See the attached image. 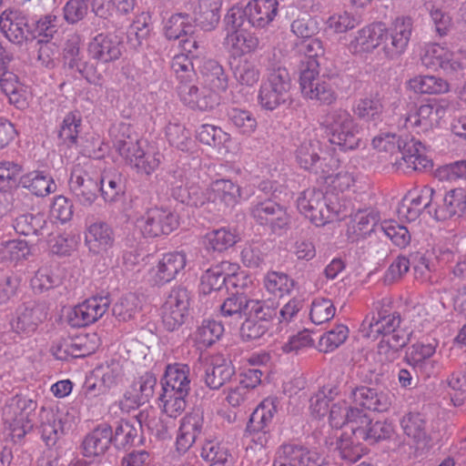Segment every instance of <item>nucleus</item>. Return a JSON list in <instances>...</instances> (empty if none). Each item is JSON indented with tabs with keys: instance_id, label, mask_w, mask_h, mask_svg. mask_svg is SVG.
Listing matches in <instances>:
<instances>
[{
	"instance_id": "1",
	"label": "nucleus",
	"mask_w": 466,
	"mask_h": 466,
	"mask_svg": "<svg viewBox=\"0 0 466 466\" xmlns=\"http://www.w3.org/2000/svg\"><path fill=\"white\" fill-rule=\"evenodd\" d=\"M372 145L380 152L389 153L390 163L398 167L425 171L432 167V161L423 154L421 142L413 137L401 138L388 133L374 137Z\"/></svg>"
},
{
	"instance_id": "2",
	"label": "nucleus",
	"mask_w": 466,
	"mask_h": 466,
	"mask_svg": "<svg viewBox=\"0 0 466 466\" xmlns=\"http://www.w3.org/2000/svg\"><path fill=\"white\" fill-rule=\"evenodd\" d=\"M189 373L187 364L174 363L166 368L159 400L165 413L171 419L180 415L187 407V398L191 390Z\"/></svg>"
},
{
	"instance_id": "3",
	"label": "nucleus",
	"mask_w": 466,
	"mask_h": 466,
	"mask_svg": "<svg viewBox=\"0 0 466 466\" xmlns=\"http://www.w3.org/2000/svg\"><path fill=\"white\" fill-rule=\"evenodd\" d=\"M297 202L299 211L318 227L348 216L346 208L337 201V198L326 195L320 189L304 190Z\"/></svg>"
},
{
	"instance_id": "4",
	"label": "nucleus",
	"mask_w": 466,
	"mask_h": 466,
	"mask_svg": "<svg viewBox=\"0 0 466 466\" xmlns=\"http://www.w3.org/2000/svg\"><path fill=\"white\" fill-rule=\"evenodd\" d=\"M320 125L326 130L329 142L340 150H353L360 146L358 125L347 109H330L323 116Z\"/></svg>"
},
{
	"instance_id": "5",
	"label": "nucleus",
	"mask_w": 466,
	"mask_h": 466,
	"mask_svg": "<svg viewBox=\"0 0 466 466\" xmlns=\"http://www.w3.org/2000/svg\"><path fill=\"white\" fill-rule=\"evenodd\" d=\"M36 410L37 402L25 395L17 394L7 401L3 416L15 442L21 441L32 431L37 416Z\"/></svg>"
},
{
	"instance_id": "6",
	"label": "nucleus",
	"mask_w": 466,
	"mask_h": 466,
	"mask_svg": "<svg viewBox=\"0 0 466 466\" xmlns=\"http://www.w3.org/2000/svg\"><path fill=\"white\" fill-rule=\"evenodd\" d=\"M312 68L300 72L299 86L303 96L309 99L329 106L338 99L336 87L342 80L338 74L319 76L317 65L311 63Z\"/></svg>"
},
{
	"instance_id": "7",
	"label": "nucleus",
	"mask_w": 466,
	"mask_h": 466,
	"mask_svg": "<svg viewBox=\"0 0 466 466\" xmlns=\"http://www.w3.org/2000/svg\"><path fill=\"white\" fill-rule=\"evenodd\" d=\"M278 309L273 302L258 300L252 302L249 311H246L245 320L240 327V337L244 341L260 339L269 329Z\"/></svg>"
},
{
	"instance_id": "8",
	"label": "nucleus",
	"mask_w": 466,
	"mask_h": 466,
	"mask_svg": "<svg viewBox=\"0 0 466 466\" xmlns=\"http://www.w3.org/2000/svg\"><path fill=\"white\" fill-rule=\"evenodd\" d=\"M324 452L294 442L282 443L276 451L273 466H327Z\"/></svg>"
},
{
	"instance_id": "9",
	"label": "nucleus",
	"mask_w": 466,
	"mask_h": 466,
	"mask_svg": "<svg viewBox=\"0 0 466 466\" xmlns=\"http://www.w3.org/2000/svg\"><path fill=\"white\" fill-rule=\"evenodd\" d=\"M190 292L187 288H173L162 307V324L167 331L178 329L188 316Z\"/></svg>"
},
{
	"instance_id": "10",
	"label": "nucleus",
	"mask_w": 466,
	"mask_h": 466,
	"mask_svg": "<svg viewBox=\"0 0 466 466\" xmlns=\"http://www.w3.org/2000/svg\"><path fill=\"white\" fill-rule=\"evenodd\" d=\"M320 142L316 139L304 140L296 151L299 166L315 174H329L339 167V158L331 156H320Z\"/></svg>"
},
{
	"instance_id": "11",
	"label": "nucleus",
	"mask_w": 466,
	"mask_h": 466,
	"mask_svg": "<svg viewBox=\"0 0 466 466\" xmlns=\"http://www.w3.org/2000/svg\"><path fill=\"white\" fill-rule=\"evenodd\" d=\"M250 216L260 226L268 227L274 234L281 235L289 228L290 218L284 207L268 198L250 208Z\"/></svg>"
},
{
	"instance_id": "12",
	"label": "nucleus",
	"mask_w": 466,
	"mask_h": 466,
	"mask_svg": "<svg viewBox=\"0 0 466 466\" xmlns=\"http://www.w3.org/2000/svg\"><path fill=\"white\" fill-rule=\"evenodd\" d=\"M0 31L12 44L23 46L33 40L29 16L24 11L7 8L0 15Z\"/></svg>"
},
{
	"instance_id": "13",
	"label": "nucleus",
	"mask_w": 466,
	"mask_h": 466,
	"mask_svg": "<svg viewBox=\"0 0 466 466\" xmlns=\"http://www.w3.org/2000/svg\"><path fill=\"white\" fill-rule=\"evenodd\" d=\"M345 394H348L353 404L365 410L385 412L391 406L392 396L389 391H378L364 385L347 382Z\"/></svg>"
},
{
	"instance_id": "14",
	"label": "nucleus",
	"mask_w": 466,
	"mask_h": 466,
	"mask_svg": "<svg viewBox=\"0 0 466 466\" xmlns=\"http://www.w3.org/2000/svg\"><path fill=\"white\" fill-rule=\"evenodd\" d=\"M15 314L16 318L12 323L14 331L31 336L47 319L48 308L44 301L30 299L18 306Z\"/></svg>"
},
{
	"instance_id": "15",
	"label": "nucleus",
	"mask_w": 466,
	"mask_h": 466,
	"mask_svg": "<svg viewBox=\"0 0 466 466\" xmlns=\"http://www.w3.org/2000/svg\"><path fill=\"white\" fill-rule=\"evenodd\" d=\"M279 401L278 398H267L254 410L248 422L247 431L253 433L252 441L265 447L268 441L269 425L278 411Z\"/></svg>"
},
{
	"instance_id": "16",
	"label": "nucleus",
	"mask_w": 466,
	"mask_h": 466,
	"mask_svg": "<svg viewBox=\"0 0 466 466\" xmlns=\"http://www.w3.org/2000/svg\"><path fill=\"white\" fill-rule=\"evenodd\" d=\"M143 235L147 238H157L168 235L178 227L177 216L167 208H153L138 219Z\"/></svg>"
},
{
	"instance_id": "17",
	"label": "nucleus",
	"mask_w": 466,
	"mask_h": 466,
	"mask_svg": "<svg viewBox=\"0 0 466 466\" xmlns=\"http://www.w3.org/2000/svg\"><path fill=\"white\" fill-rule=\"evenodd\" d=\"M412 32L410 16L397 17L387 29L383 38V51L390 59L399 58L406 50Z\"/></svg>"
},
{
	"instance_id": "18",
	"label": "nucleus",
	"mask_w": 466,
	"mask_h": 466,
	"mask_svg": "<svg viewBox=\"0 0 466 466\" xmlns=\"http://www.w3.org/2000/svg\"><path fill=\"white\" fill-rule=\"evenodd\" d=\"M412 32L410 16L397 17L387 29L383 38V51L390 59L399 58L406 50Z\"/></svg>"
},
{
	"instance_id": "19",
	"label": "nucleus",
	"mask_w": 466,
	"mask_h": 466,
	"mask_svg": "<svg viewBox=\"0 0 466 466\" xmlns=\"http://www.w3.org/2000/svg\"><path fill=\"white\" fill-rule=\"evenodd\" d=\"M420 61L422 66L430 70L442 69L448 74L466 66L465 60L460 59L454 53L438 44L427 45L421 54Z\"/></svg>"
},
{
	"instance_id": "20",
	"label": "nucleus",
	"mask_w": 466,
	"mask_h": 466,
	"mask_svg": "<svg viewBox=\"0 0 466 466\" xmlns=\"http://www.w3.org/2000/svg\"><path fill=\"white\" fill-rule=\"evenodd\" d=\"M436 198L437 192L429 186L410 191L399 208V214L410 221L416 220L424 210L432 215Z\"/></svg>"
},
{
	"instance_id": "21",
	"label": "nucleus",
	"mask_w": 466,
	"mask_h": 466,
	"mask_svg": "<svg viewBox=\"0 0 466 466\" xmlns=\"http://www.w3.org/2000/svg\"><path fill=\"white\" fill-rule=\"evenodd\" d=\"M69 189L79 204L90 207L100 194L98 177L92 176L80 167H75L71 172Z\"/></svg>"
},
{
	"instance_id": "22",
	"label": "nucleus",
	"mask_w": 466,
	"mask_h": 466,
	"mask_svg": "<svg viewBox=\"0 0 466 466\" xmlns=\"http://www.w3.org/2000/svg\"><path fill=\"white\" fill-rule=\"evenodd\" d=\"M466 212V192L462 188H455L444 195L437 193L433 208V218L438 221L456 219Z\"/></svg>"
},
{
	"instance_id": "23",
	"label": "nucleus",
	"mask_w": 466,
	"mask_h": 466,
	"mask_svg": "<svg viewBox=\"0 0 466 466\" xmlns=\"http://www.w3.org/2000/svg\"><path fill=\"white\" fill-rule=\"evenodd\" d=\"M177 91L181 101L192 109L208 111L218 105V94L205 86L200 88L198 81L177 85Z\"/></svg>"
},
{
	"instance_id": "24",
	"label": "nucleus",
	"mask_w": 466,
	"mask_h": 466,
	"mask_svg": "<svg viewBox=\"0 0 466 466\" xmlns=\"http://www.w3.org/2000/svg\"><path fill=\"white\" fill-rule=\"evenodd\" d=\"M123 48V43L116 35L98 34L89 43L88 54L97 63L107 64L118 60Z\"/></svg>"
},
{
	"instance_id": "25",
	"label": "nucleus",
	"mask_w": 466,
	"mask_h": 466,
	"mask_svg": "<svg viewBox=\"0 0 466 466\" xmlns=\"http://www.w3.org/2000/svg\"><path fill=\"white\" fill-rule=\"evenodd\" d=\"M400 324V313L394 312L386 315L385 312L379 311L365 318L360 326V332L363 337L374 340L380 335L385 338L389 333L399 328Z\"/></svg>"
},
{
	"instance_id": "26",
	"label": "nucleus",
	"mask_w": 466,
	"mask_h": 466,
	"mask_svg": "<svg viewBox=\"0 0 466 466\" xmlns=\"http://www.w3.org/2000/svg\"><path fill=\"white\" fill-rule=\"evenodd\" d=\"M108 6L106 0H68L63 7L64 18L75 25L87 15L89 8L96 16L106 18L110 15Z\"/></svg>"
},
{
	"instance_id": "27",
	"label": "nucleus",
	"mask_w": 466,
	"mask_h": 466,
	"mask_svg": "<svg viewBox=\"0 0 466 466\" xmlns=\"http://www.w3.org/2000/svg\"><path fill=\"white\" fill-rule=\"evenodd\" d=\"M113 429L107 423L98 424L82 441L85 457H98L106 452L112 444Z\"/></svg>"
},
{
	"instance_id": "28",
	"label": "nucleus",
	"mask_w": 466,
	"mask_h": 466,
	"mask_svg": "<svg viewBox=\"0 0 466 466\" xmlns=\"http://www.w3.org/2000/svg\"><path fill=\"white\" fill-rule=\"evenodd\" d=\"M404 434L409 437L418 448L430 447L432 437L429 432L425 415L420 412H409L400 420Z\"/></svg>"
},
{
	"instance_id": "29",
	"label": "nucleus",
	"mask_w": 466,
	"mask_h": 466,
	"mask_svg": "<svg viewBox=\"0 0 466 466\" xmlns=\"http://www.w3.org/2000/svg\"><path fill=\"white\" fill-rule=\"evenodd\" d=\"M114 242L113 229L106 222H95L86 231L85 243L89 251L95 255L106 252L113 247Z\"/></svg>"
},
{
	"instance_id": "30",
	"label": "nucleus",
	"mask_w": 466,
	"mask_h": 466,
	"mask_svg": "<svg viewBox=\"0 0 466 466\" xmlns=\"http://www.w3.org/2000/svg\"><path fill=\"white\" fill-rule=\"evenodd\" d=\"M228 267V262H222L207 269L201 276L200 291L207 295L212 291H218L223 287L229 290V286H236L239 276L227 275L224 269Z\"/></svg>"
},
{
	"instance_id": "31",
	"label": "nucleus",
	"mask_w": 466,
	"mask_h": 466,
	"mask_svg": "<svg viewBox=\"0 0 466 466\" xmlns=\"http://www.w3.org/2000/svg\"><path fill=\"white\" fill-rule=\"evenodd\" d=\"M236 375L234 365L230 361L215 359L205 366L202 380L212 390H218L230 382Z\"/></svg>"
},
{
	"instance_id": "32",
	"label": "nucleus",
	"mask_w": 466,
	"mask_h": 466,
	"mask_svg": "<svg viewBox=\"0 0 466 466\" xmlns=\"http://www.w3.org/2000/svg\"><path fill=\"white\" fill-rule=\"evenodd\" d=\"M204 419L199 412L187 414L181 420L176 446L179 453H185L196 441L203 430Z\"/></svg>"
},
{
	"instance_id": "33",
	"label": "nucleus",
	"mask_w": 466,
	"mask_h": 466,
	"mask_svg": "<svg viewBox=\"0 0 466 466\" xmlns=\"http://www.w3.org/2000/svg\"><path fill=\"white\" fill-rule=\"evenodd\" d=\"M15 232L19 235L40 238L49 235L48 220L43 213H25L18 216L13 222Z\"/></svg>"
},
{
	"instance_id": "34",
	"label": "nucleus",
	"mask_w": 466,
	"mask_h": 466,
	"mask_svg": "<svg viewBox=\"0 0 466 466\" xmlns=\"http://www.w3.org/2000/svg\"><path fill=\"white\" fill-rule=\"evenodd\" d=\"M187 257L183 252H170L163 255L157 265L155 282L163 285L170 282L185 268Z\"/></svg>"
},
{
	"instance_id": "35",
	"label": "nucleus",
	"mask_w": 466,
	"mask_h": 466,
	"mask_svg": "<svg viewBox=\"0 0 466 466\" xmlns=\"http://www.w3.org/2000/svg\"><path fill=\"white\" fill-rule=\"evenodd\" d=\"M278 7L277 0H250L246 5L250 26L266 27L277 15Z\"/></svg>"
},
{
	"instance_id": "36",
	"label": "nucleus",
	"mask_w": 466,
	"mask_h": 466,
	"mask_svg": "<svg viewBox=\"0 0 466 466\" xmlns=\"http://www.w3.org/2000/svg\"><path fill=\"white\" fill-rule=\"evenodd\" d=\"M352 110L361 121L377 126L382 121L384 106L379 94L375 93L357 100Z\"/></svg>"
},
{
	"instance_id": "37",
	"label": "nucleus",
	"mask_w": 466,
	"mask_h": 466,
	"mask_svg": "<svg viewBox=\"0 0 466 466\" xmlns=\"http://www.w3.org/2000/svg\"><path fill=\"white\" fill-rule=\"evenodd\" d=\"M385 32L386 27L381 23L365 26L350 41V48L355 53L371 52L382 43Z\"/></svg>"
},
{
	"instance_id": "38",
	"label": "nucleus",
	"mask_w": 466,
	"mask_h": 466,
	"mask_svg": "<svg viewBox=\"0 0 466 466\" xmlns=\"http://www.w3.org/2000/svg\"><path fill=\"white\" fill-rule=\"evenodd\" d=\"M203 85L215 94L225 92L228 86V76L217 60L207 59L199 68Z\"/></svg>"
},
{
	"instance_id": "39",
	"label": "nucleus",
	"mask_w": 466,
	"mask_h": 466,
	"mask_svg": "<svg viewBox=\"0 0 466 466\" xmlns=\"http://www.w3.org/2000/svg\"><path fill=\"white\" fill-rule=\"evenodd\" d=\"M19 185L36 197H46L56 190L51 175L42 170H33L20 176Z\"/></svg>"
},
{
	"instance_id": "40",
	"label": "nucleus",
	"mask_w": 466,
	"mask_h": 466,
	"mask_svg": "<svg viewBox=\"0 0 466 466\" xmlns=\"http://www.w3.org/2000/svg\"><path fill=\"white\" fill-rule=\"evenodd\" d=\"M439 118V107L432 105H421L414 112L409 113L405 116L404 127L406 128H416L417 133H425L431 130Z\"/></svg>"
},
{
	"instance_id": "41",
	"label": "nucleus",
	"mask_w": 466,
	"mask_h": 466,
	"mask_svg": "<svg viewBox=\"0 0 466 466\" xmlns=\"http://www.w3.org/2000/svg\"><path fill=\"white\" fill-rule=\"evenodd\" d=\"M39 417L42 439L47 446H54L65 432V423L58 414L45 407H41Z\"/></svg>"
},
{
	"instance_id": "42",
	"label": "nucleus",
	"mask_w": 466,
	"mask_h": 466,
	"mask_svg": "<svg viewBox=\"0 0 466 466\" xmlns=\"http://www.w3.org/2000/svg\"><path fill=\"white\" fill-rule=\"evenodd\" d=\"M99 181V193L107 203L120 200L126 192V181L118 172H106L97 175Z\"/></svg>"
},
{
	"instance_id": "43",
	"label": "nucleus",
	"mask_w": 466,
	"mask_h": 466,
	"mask_svg": "<svg viewBox=\"0 0 466 466\" xmlns=\"http://www.w3.org/2000/svg\"><path fill=\"white\" fill-rule=\"evenodd\" d=\"M208 199L219 201L227 207L235 206L241 197L240 187L230 179H217L208 189Z\"/></svg>"
},
{
	"instance_id": "44",
	"label": "nucleus",
	"mask_w": 466,
	"mask_h": 466,
	"mask_svg": "<svg viewBox=\"0 0 466 466\" xmlns=\"http://www.w3.org/2000/svg\"><path fill=\"white\" fill-rule=\"evenodd\" d=\"M347 217L351 218L348 232L356 236V238H352L353 241L359 238H365L377 228L380 229V226H378L380 216L373 210L359 209L355 214H348Z\"/></svg>"
},
{
	"instance_id": "45",
	"label": "nucleus",
	"mask_w": 466,
	"mask_h": 466,
	"mask_svg": "<svg viewBox=\"0 0 466 466\" xmlns=\"http://www.w3.org/2000/svg\"><path fill=\"white\" fill-rule=\"evenodd\" d=\"M222 0H199L195 22L204 31L214 30L220 20Z\"/></svg>"
},
{
	"instance_id": "46",
	"label": "nucleus",
	"mask_w": 466,
	"mask_h": 466,
	"mask_svg": "<svg viewBox=\"0 0 466 466\" xmlns=\"http://www.w3.org/2000/svg\"><path fill=\"white\" fill-rule=\"evenodd\" d=\"M234 79L245 86H254L260 78V70L254 60L247 57L234 58L230 62Z\"/></svg>"
},
{
	"instance_id": "47",
	"label": "nucleus",
	"mask_w": 466,
	"mask_h": 466,
	"mask_svg": "<svg viewBox=\"0 0 466 466\" xmlns=\"http://www.w3.org/2000/svg\"><path fill=\"white\" fill-rule=\"evenodd\" d=\"M156 385L157 377L152 372H146L132 383L131 391H127L125 396L133 404L140 406L153 397Z\"/></svg>"
},
{
	"instance_id": "48",
	"label": "nucleus",
	"mask_w": 466,
	"mask_h": 466,
	"mask_svg": "<svg viewBox=\"0 0 466 466\" xmlns=\"http://www.w3.org/2000/svg\"><path fill=\"white\" fill-rule=\"evenodd\" d=\"M258 299H250L244 293H236L228 297L220 305V314L223 318L238 322L249 311V306L252 302H258Z\"/></svg>"
},
{
	"instance_id": "49",
	"label": "nucleus",
	"mask_w": 466,
	"mask_h": 466,
	"mask_svg": "<svg viewBox=\"0 0 466 466\" xmlns=\"http://www.w3.org/2000/svg\"><path fill=\"white\" fill-rule=\"evenodd\" d=\"M142 428L135 427L127 420H120L116 423L113 431L112 444L118 450H127L142 443L139 431Z\"/></svg>"
},
{
	"instance_id": "50",
	"label": "nucleus",
	"mask_w": 466,
	"mask_h": 466,
	"mask_svg": "<svg viewBox=\"0 0 466 466\" xmlns=\"http://www.w3.org/2000/svg\"><path fill=\"white\" fill-rule=\"evenodd\" d=\"M139 428L146 427L152 434L159 440L171 438L170 431L174 428V420L167 418L150 415L148 412L141 411L137 416Z\"/></svg>"
},
{
	"instance_id": "51",
	"label": "nucleus",
	"mask_w": 466,
	"mask_h": 466,
	"mask_svg": "<svg viewBox=\"0 0 466 466\" xmlns=\"http://www.w3.org/2000/svg\"><path fill=\"white\" fill-rule=\"evenodd\" d=\"M226 45L235 55H245L255 52L259 45L258 38L248 30L228 32L225 38Z\"/></svg>"
},
{
	"instance_id": "52",
	"label": "nucleus",
	"mask_w": 466,
	"mask_h": 466,
	"mask_svg": "<svg viewBox=\"0 0 466 466\" xmlns=\"http://www.w3.org/2000/svg\"><path fill=\"white\" fill-rule=\"evenodd\" d=\"M437 344L432 343H415L410 348L404 360L413 369L426 370L429 365L433 369L434 360L430 358L434 355Z\"/></svg>"
},
{
	"instance_id": "53",
	"label": "nucleus",
	"mask_w": 466,
	"mask_h": 466,
	"mask_svg": "<svg viewBox=\"0 0 466 466\" xmlns=\"http://www.w3.org/2000/svg\"><path fill=\"white\" fill-rule=\"evenodd\" d=\"M358 440H364L370 444H375L379 441L390 439L394 433V427L391 422L387 420H376L366 425L364 430L355 431Z\"/></svg>"
},
{
	"instance_id": "54",
	"label": "nucleus",
	"mask_w": 466,
	"mask_h": 466,
	"mask_svg": "<svg viewBox=\"0 0 466 466\" xmlns=\"http://www.w3.org/2000/svg\"><path fill=\"white\" fill-rule=\"evenodd\" d=\"M194 29L189 14L177 13L167 20L164 35L169 40H177L185 35L194 34Z\"/></svg>"
},
{
	"instance_id": "55",
	"label": "nucleus",
	"mask_w": 466,
	"mask_h": 466,
	"mask_svg": "<svg viewBox=\"0 0 466 466\" xmlns=\"http://www.w3.org/2000/svg\"><path fill=\"white\" fill-rule=\"evenodd\" d=\"M201 457L210 462L209 466H232L233 457L228 449L216 441H206L201 449Z\"/></svg>"
},
{
	"instance_id": "56",
	"label": "nucleus",
	"mask_w": 466,
	"mask_h": 466,
	"mask_svg": "<svg viewBox=\"0 0 466 466\" xmlns=\"http://www.w3.org/2000/svg\"><path fill=\"white\" fill-rule=\"evenodd\" d=\"M238 240L236 230L221 228L206 235V247L208 249L222 252L233 247Z\"/></svg>"
},
{
	"instance_id": "57",
	"label": "nucleus",
	"mask_w": 466,
	"mask_h": 466,
	"mask_svg": "<svg viewBox=\"0 0 466 466\" xmlns=\"http://www.w3.org/2000/svg\"><path fill=\"white\" fill-rule=\"evenodd\" d=\"M61 26L60 19L53 14L42 15L31 24L33 40L41 37V42L48 43L58 33Z\"/></svg>"
},
{
	"instance_id": "58",
	"label": "nucleus",
	"mask_w": 466,
	"mask_h": 466,
	"mask_svg": "<svg viewBox=\"0 0 466 466\" xmlns=\"http://www.w3.org/2000/svg\"><path fill=\"white\" fill-rule=\"evenodd\" d=\"M258 103L262 108L273 111L280 105L290 101V92L262 84L258 92Z\"/></svg>"
},
{
	"instance_id": "59",
	"label": "nucleus",
	"mask_w": 466,
	"mask_h": 466,
	"mask_svg": "<svg viewBox=\"0 0 466 466\" xmlns=\"http://www.w3.org/2000/svg\"><path fill=\"white\" fill-rule=\"evenodd\" d=\"M170 66L176 76L177 85L198 81L192 58H190L188 55H185V53L176 55L171 60Z\"/></svg>"
},
{
	"instance_id": "60",
	"label": "nucleus",
	"mask_w": 466,
	"mask_h": 466,
	"mask_svg": "<svg viewBox=\"0 0 466 466\" xmlns=\"http://www.w3.org/2000/svg\"><path fill=\"white\" fill-rule=\"evenodd\" d=\"M138 312V299L132 293L122 296L112 306L113 316L122 322L134 319Z\"/></svg>"
},
{
	"instance_id": "61",
	"label": "nucleus",
	"mask_w": 466,
	"mask_h": 466,
	"mask_svg": "<svg viewBox=\"0 0 466 466\" xmlns=\"http://www.w3.org/2000/svg\"><path fill=\"white\" fill-rule=\"evenodd\" d=\"M169 144L178 150L188 152L194 146L191 132L179 123H169L166 127Z\"/></svg>"
},
{
	"instance_id": "62",
	"label": "nucleus",
	"mask_w": 466,
	"mask_h": 466,
	"mask_svg": "<svg viewBox=\"0 0 466 466\" xmlns=\"http://www.w3.org/2000/svg\"><path fill=\"white\" fill-rule=\"evenodd\" d=\"M224 333V326L221 322L214 319L203 320L198 328L195 338L196 341L205 348L212 346Z\"/></svg>"
},
{
	"instance_id": "63",
	"label": "nucleus",
	"mask_w": 466,
	"mask_h": 466,
	"mask_svg": "<svg viewBox=\"0 0 466 466\" xmlns=\"http://www.w3.org/2000/svg\"><path fill=\"white\" fill-rule=\"evenodd\" d=\"M410 86L417 93L443 94L449 90V84L441 77L420 76L410 81Z\"/></svg>"
},
{
	"instance_id": "64",
	"label": "nucleus",
	"mask_w": 466,
	"mask_h": 466,
	"mask_svg": "<svg viewBox=\"0 0 466 466\" xmlns=\"http://www.w3.org/2000/svg\"><path fill=\"white\" fill-rule=\"evenodd\" d=\"M264 84L290 92L291 77L280 62H269L267 66V80Z\"/></svg>"
}]
</instances>
